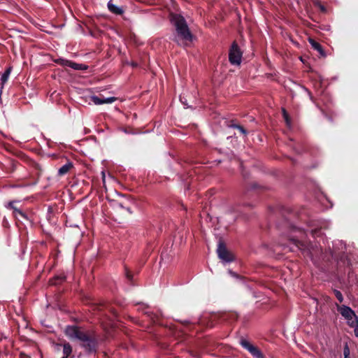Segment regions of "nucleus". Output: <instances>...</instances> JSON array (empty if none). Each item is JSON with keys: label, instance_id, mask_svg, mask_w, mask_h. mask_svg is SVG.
Returning <instances> with one entry per match:
<instances>
[{"label": "nucleus", "instance_id": "f257e3e1", "mask_svg": "<svg viewBox=\"0 0 358 358\" xmlns=\"http://www.w3.org/2000/svg\"><path fill=\"white\" fill-rule=\"evenodd\" d=\"M171 20L176 27L178 37L184 41L186 43L190 42L192 35L189 31L184 18L177 14H171Z\"/></svg>", "mask_w": 358, "mask_h": 358}, {"label": "nucleus", "instance_id": "f03ea898", "mask_svg": "<svg viewBox=\"0 0 358 358\" xmlns=\"http://www.w3.org/2000/svg\"><path fill=\"white\" fill-rule=\"evenodd\" d=\"M337 309L342 316L348 320L350 326L355 327L357 324V317L354 311L349 307L337 305Z\"/></svg>", "mask_w": 358, "mask_h": 358}, {"label": "nucleus", "instance_id": "7ed1b4c3", "mask_svg": "<svg viewBox=\"0 0 358 358\" xmlns=\"http://www.w3.org/2000/svg\"><path fill=\"white\" fill-rule=\"evenodd\" d=\"M66 333L71 338H76L83 341H89L90 343H88V347L90 350H91L94 345V342L90 340V337L76 327H71L67 328Z\"/></svg>", "mask_w": 358, "mask_h": 358}, {"label": "nucleus", "instance_id": "20e7f679", "mask_svg": "<svg viewBox=\"0 0 358 358\" xmlns=\"http://www.w3.org/2000/svg\"><path fill=\"white\" fill-rule=\"evenodd\" d=\"M217 252L219 258L225 262H230L234 259V255L223 243H219Z\"/></svg>", "mask_w": 358, "mask_h": 358}, {"label": "nucleus", "instance_id": "39448f33", "mask_svg": "<svg viewBox=\"0 0 358 358\" xmlns=\"http://www.w3.org/2000/svg\"><path fill=\"white\" fill-rule=\"evenodd\" d=\"M229 61L231 64L239 65L241 62L242 52L236 42H234L229 50Z\"/></svg>", "mask_w": 358, "mask_h": 358}, {"label": "nucleus", "instance_id": "423d86ee", "mask_svg": "<svg viewBox=\"0 0 358 358\" xmlns=\"http://www.w3.org/2000/svg\"><path fill=\"white\" fill-rule=\"evenodd\" d=\"M241 345L255 357L264 358L263 354L260 352V350L257 347L252 345L247 341L243 340L241 341Z\"/></svg>", "mask_w": 358, "mask_h": 358}, {"label": "nucleus", "instance_id": "0eeeda50", "mask_svg": "<svg viewBox=\"0 0 358 358\" xmlns=\"http://www.w3.org/2000/svg\"><path fill=\"white\" fill-rule=\"evenodd\" d=\"M91 100L96 105L103 104V103L109 104V103H112L115 101H116L117 98L116 97L103 98V97H99L96 96H92Z\"/></svg>", "mask_w": 358, "mask_h": 358}, {"label": "nucleus", "instance_id": "6e6552de", "mask_svg": "<svg viewBox=\"0 0 358 358\" xmlns=\"http://www.w3.org/2000/svg\"><path fill=\"white\" fill-rule=\"evenodd\" d=\"M62 65L64 66H69L74 69H76V70H84V69H87V66H85V65H83V64H76V63H74V62H71L70 61H64L62 60Z\"/></svg>", "mask_w": 358, "mask_h": 358}, {"label": "nucleus", "instance_id": "1a4fd4ad", "mask_svg": "<svg viewBox=\"0 0 358 358\" xmlns=\"http://www.w3.org/2000/svg\"><path fill=\"white\" fill-rule=\"evenodd\" d=\"M72 167V164L71 163L66 164V165L61 167L59 170V174L62 176L66 173Z\"/></svg>", "mask_w": 358, "mask_h": 358}, {"label": "nucleus", "instance_id": "9d476101", "mask_svg": "<svg viewBox=\"0 0 358 358\" xmlns=\"http://www.w3.org/2000/svg\"><path fill=\"white\" fill-rule=\"evenodd\" d=\"M71 347L69 344H64L63 352L64 356L63 357L69 358V356L71 355Z\"/></svg>", "mask_w": 358, "mask_h": 358}, {"label": "nucleus", "instance_id": "9b49d317", "mask_svg": "<svg viewBox=\"0 0 358 358\" xmlns=\"http://www.w3.org/2000/svg\"><path fill=\"white\" fill-rule=\"evenodd\" d=\"M108 8L111 12L115 13L120 14L122 13L121 10L115 5H113L112 3H108Z\"/></svg>", "mask_w": 358, "mask_h": 358}, {"label": "nucleus", "instance_id": "f8f14e48", "mask_svg": "<svg viewBox=\"0 0 358 358\" xmlns=\"http://www.w3.org/2000/svg\"><path fill=\"white\" fill-rule=\"evenodd\" d=\"M309 42L311 44V45L313 46V48H315V50H318L320 52H322V49H321L320 45L316 41H315L312 38H309Z\"/></svg>", "mask_w": 358, "mask_h": 358}, {"label": "nucleus", "instance_id": "ddd939ff", "mask_svg": "<svg viewBox=\"0 0 358 358\" xmlns=\"http://www.w3.org/2000/svg\"><path fill=\"white\" fill-rule=\"evenodd\" d=\"M343 354H344V358H348L350 356V349L347 344L345 345V346L344 348Z\"/></svg>", "mask_w": 358, "mask_h": 358}, {"label": "nucleus", "instance_id": "4468645a", "mask_svg": "<svg viewBox=\"0 0 358 358\" xmlns=\"http://www.w3.org/2000/svg\"><path fill=\"white\" fill-rule=\"evenodd\" d=\"M334 294H335V296H336V298L338 299V300L340 301V302H342L343 301V296L341 294V293L338 291H336L335 290L334 291Z\"/></svg>", "mask_w": 358, "mask_h": 358}, {"label": "nucleus", "instance_id": "2eb2a0df", "mask_svg": "<svg viewBox=\"0 0 358 358\" xmlns=\"http://www.w3.org/2000/svg\"><path fill=\"white\" fill-rule=\"evenodd\" d=\"M8 77L7 74H3L1 78L2 82L5 83L7 80Z\"/></svg>", "mask_w": 358, "mask_h": 358}, {"label": "nucleus", "instance_id": "dca6fc26", "mask_svg": "<svg viewBox=\"0 0 358 358\" xmlns=\"http://www.w3.org/2000/svg\"><path fill=\"white\" fill-rule=\"evenodd\" d=\"M283 116L286 120V122L288 123V116H287V113H286V111L285 110H283Z\"/></svg>", "mask_w": 358, "mask_h": 358}, {"label": "nucleus", "instance_id": "f3484780", "mask_svg": "<svg viewBox=\"0 0 358 358\" xmlns=\"http://www.w3.org/2000/svg\"><path fill=\"white\" fill-rule=\"evenodd\" d=\"M354 327H355V334L357 337H358V324L355 326Z\"/></svg>", "mask_w": 358, "mask_h": 358}, {"label": "nucleus", "instance_id": "a211bd4d", "mask_svg": "<svg viewBox=\"0 0 358 358\" xmlns=\"http://www.w3.org/2000/svg\"><path fill=\"white\" fill-rule=\"evenodd\" d=\"M237 127H238V129L241 132H243V133H244V132H245L244 129H243L241 127L238 126Z\"/></svg>", "mask_w": 358, "mask_h": 358}, {"label": "nucleus", "instance_id": "6ab92c4d", "mask_svg": "<svg viewBox=\"0 0 358 358\" xmlns=\"http://www.w3.org/2000/svg\"><path fill=\"white\" fill-rule=\"evenodd\" d=\"M10 72V69H8L6 71V73H5L4 74H7V76H8V75H9Z\"/></svg>", "mask_w": 358, "mask_h": 358}, {"label": "nucleus", "instance_id": "aec40b11", "mask_svg": "<svg viewBox=\"0 0 358 358\" xmlns=\"http://www.w3.org/2000/svg\"><path fill=\"white\" fill-rule=\"evenodd\" d=\"M105 174L103 173V178L104 179Z\"/></svg>", "mask_w": 358, "mask_h": 358}, {"label": "nucleus", "instance_id": "412c9836", "mask_svg": "<svg viewBox=\"0 0 358 358\" xmlns=\"http://www.w3.org/2000/svg\"><path fill=\"white\" fill-rule=\"evenodd\" d=\"M62 358H67V357H62Z\"/></svg>", "mask_w": 358, "mask_h": 358}]
</instances>
